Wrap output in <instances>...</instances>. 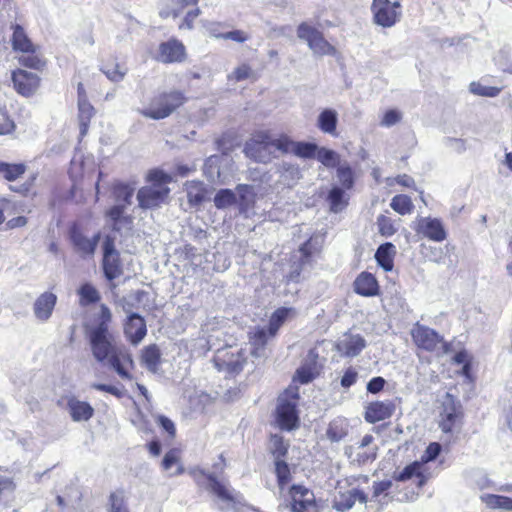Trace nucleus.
<instances>
[{"mask_svg":"<svg viewBox=\"0 0 512 512\" xmlns=\"http://www.w3.org/2000/svg\"><path fill=\"white\" fill-rule=\"evenodd\" d=\"M91 352L96 361L106 364L124 380H132L130 369L134 368L131 353L124 345H119L113 333L104 326H91L86 329Z\"/></svg>","mask_w":512,"mask_h":512,"instance_id":"obj_1","label":"nucleus"},{"mask_svg":"<svg viewBox=\"0 0 512 512\" xmlns=\"http://www.w3.org/2000/svg\"><path fill=\"white\" fill-rule=\"evenodd\" d=\"M185 101L186 97L183 92L179 90L161 92L153 96L149 104L140 110V113L150 119H164L183 105Z\"/></svg>","mask_w":512,"mask_h":512,"instance_id":"obj_2","label":"nucleus"},{"mask_svg":"<svg viewBox=\"0 0 512 512\" xmlns=\"http://www.w3.org/2000/svg\"><path fill=\"white\" fill-rule=\"evenodd\" d=\"M298 394L296 389H288L278 398L276 422L280 429L291 431L299 426L297 412Z\"/></svg>","mask_w":512,"mask_h":512,"instance_id":"obj_3","label":"nucleus"},{"mask_svg":"<svg viewBox=\"0 0 512 512\" xmlns=\"http://www.w3.org/2000/svg\"><path fill=\"white\" fill-rule=\"evenodd\" d=\"M247 361L246 352L238 346H226L216 351L213 362L220 372L238 374Z\"/></svg>","mask_w":512,"mask_h":512,"instance_id":"obj_4","label":"nucleus"},{"mask_svg":"<svg viewBox=\"0 0 512 512\" xmlns=\"http://www.w3.org/2000/svg\"><path fill=\"white\" fill-rule=\"evenodd\" d=\"M411 337L415 345L429 352L446 354L449 352L448 344L434 329L416 323L411 329Z\"/></svg>","mask_w":512,"mask_h":512,"instance_id":"obj_5","label":"nucleus"},{"mask_svg":"<svg viewBox=\"0 0 512 512\" xmlns=\"http://www.w3.org/2000/svg\"><path fill=\"white\" fill-rule=\"evenodd\" d=\"M297 37L305 41L314 55H335L336 49L323 36V33L307 22L297 27Z\"/></svg>","mask_w":512,"mask_h":512,"instance_id":"obj_6","label":"nucleus"},{"mask_svg":"<svg viewBox=\"0 0 512 512\" xmlns=\"http://www.w3.org/2000/svg\"><path fill=\"white\" fill-rule=\"evenodd\" d=\"M244 152L247 157L261 163L270 162L275 156L272 135L268 132H258L246 142Z\"/></svg>","mask_w":512,"mask_h":512,"instance_id":"obj_7","label":"nucleus"},{"mask_svg":"<svg viewBox=\"0 0 512 512\" xmlns=\"http://www.w3.org/2000/svg\"><path fill=\"white\" fill-rule=\"evenodd\" d=\"M373 22L383 28H391L401 18V4L399 1L373 0L371 5Z\"/></svg>","mask_w":512,"mask_h":512,"instance_id":"obj_8","label":"nucleus"},{"mask_svg":"<svg viewBox=\"0 0 512 512\" xmlns=\"http://www.w3.org/2000/svg\"><path fill=\"white\" fill-rule=\"evenodd\" d=\"M462 417L460 402L450 393H446L441 402L439 426L445 433H451Z\"/></svg>","mask_w":512,"mask_h":512,"instance_id":"obj_9","label":"nucleus"},{"mask_svg":"<svg viewBox=\"0 0 512 512\" xmlns=\"http://www.w3.org/2000/svg\"><path fill=\"white\" fill-rule=\"evenodd\" d=\"M103 271L110 281L122 274L119 252L115 249L114 240L109 236L103 242Z\"/></svg>","mask_w":512,"mask_h":512,"instance_id":"obj_10","label":"nucleus"},{"mask_svg":"<svg viewBox=\"0 0 512 512\" xmlns=\"http://www.w3.org/2000/svg\"><path fill=\"white\" fill-rule=\"evenodd\" d=\"M170 189L161 184H151L141 188L137 193L139 206L143 209H153L165 202Z\"/></svg>","mask_w":512,"mask_h":512,"instance_id":"obj_11","label":"nucleus"},{"mask_svg":"<svg viewBox=\"0 0 512 512\" xmlns=\"http://www.w3.org/2000/svg\"><path fill=\"white\" fill-rule=\"evenodd\" d=\"M414 229L418 234L435 242H442L447 238V232L438 218L420 217Z\"/></svg>","mask_w":512,"mask_h":512,"instance_id":"obj_12","label":"nucleus"},{"mask_svg":"<svg viewBox=\"0 0 512 512\" xmlns=\"http://www.w3.org/2000/svg\"><path fill=\"white\" fill-rule=\"evenodd\" d=\"M12 81L15 90L22 96L33 95L39 86V77L36 73L26 70H17L12 73Z\"/></svg>","mask_w":512,"mask_h":512,"instance_id":"obj_13","label":"nucleus"},{"mask_svg":"<svg viewBox=\"0 0 512 512\" xmlns=\"http://www.w3.org/2000/svg\"><path fill=\"white\" fill-rule=\"evenodd\" d=\"M70 240L74 250L82 257L92 256L100 240V234L97 233L92 237H87L76 227H73L70 231Z\"/></svg>","mask_w":512,"mask_h":512,"instance_id":"obj_14","label":"nucleus"},{"mask_svg":"<svg viewBox=\"0 0 512 512\" xmlns=\"http://www.w3.org/2000/svg\"><path fill=\"white\" fill-rule=\"evenodd\" d=\"M124 333L133 344H139L147 334L146 322L137 313H131L124 324Z\"/></svg>","mask_w":512,"mask_h":512,"instance_id":"obj_15","label":"nucleus"},{"mask_svg":"<svg viewBox=\"0 0 512 512\" xmlns=\"http://www.w3.org/2000/svg\"><path fill=\"white\" fill-rule=\"evenodd\" d=\"M395 409V404L391 400L372 402L366 407L364 417L368 423L374 424L390 418L394 414Z\"/></svg>","mask_w":512,"mask_h":512,"instance_id":"obj_16","label":"nucleus"},{"mask_svg":"<svg viewBox=\"0 0 512 512\" xmlns=\"http://www.w3.org/2000/svg\"><path fill=\"white\" fill-rule=\"evenodd\" d=\"M186 58L184 45L175 39L163 42L159 46L158 60L163 63L182 62Z\"/></svg>","mask_w":512,"mask_h":512,"instance_id":"obj_17","label":"nucleus"},{"mask_svg":"<svg viewBox=\"0 0 512 512\" xmlns=\"http://www.w3.org/2000/svg\"><path fill=\"white\" fill-rule=\"evenodd\" d=\"M66 408L74 422L88 421L94 415L93 407L75 396L66 397Z\"/></svg>","mask_w":512,"mask_h":512,"instance_id":"obj_18","label":"nucleus"},{"mask_svg":"<svg viewBox=\"0 0 512 512\" xmlns=\"http://www.w3.org/2000/svg\"><path fill=\"white\" fill-rule=\"evenodd\" d=\"M367 499L368 497L364 491L353 488L343 493L340 492L335 496L333 508L340 512H346L353 507L356 501L366 503Z\"/></svg>","mask_w":512,"mask_h":512,"instance_id":"obj_19","label":"nucleus"},{"mask_svg":"<svg viewBox=\"0 0 512 512\" xmlns=\"http://www.w3.org/2000/svg\"><path fill=\"white\" fill-rule=\"evenodd\" d=\"M365 339L356 334H346L336 345L338 352L347 357H355L365 348Z\"/></svg>","mask_w":512,"mask_h":512,"instance_id":"obj_20","label":"nucleus"},{"mask_svg":"<svg viewBox=\"0 0 512 512\" xmlns=\"http://www.w3.org/2000/svg\"><path fill=\"white\" fill-rule=\"evenodd\" d=\"M318 354L315 350H310L305 358L304 363L296 372V377L301 384L311 382L319 373L317 365Z\"/></svg>","mask_w":512,"mask_h":512,"instance_id":"obj_21","label":"nucleus"},{"mask_svg":"<svg viewBox=\"0 0 512 512\" xmlns=\"http://www.w3.org/2000/svg\"><path fill=\"white\" fill-rule=\"evenodd\" d=\"M57 297L51 292L41 294L34 303V314L37 319L46 321L50 318L55 307Z\"/></svg>","mask_w":512,"mask_h":512,"instance_id":"obj_22","label":"nucleus"},{"mask_svg":"<svg viewBox=\"0 0 512 512\" xmlns=\"http://www.w3.org/2000/svg\"><path fill=\"white\" fill-rule=\"evenodd\" d=\"M354 290L359 295L369 297L378 294L379 286L371 273L362 272L354 282Z\"/></svg>","mask_w":512,"mask_h":512,"instance_id":"obj_23","label":"nucleus"},{"mask_svg":"<svg viewBox=\"0 0 512 512\" xmlns=\"http://www.w3.org/2000/svg\"><path fill=\"white\" fill-rule=\"evenodd\" d=\"M272 337L268 328H256L250 333V344L252 345L251 354L255 357H263L265 354V346L268 339Z\"/></svg>","mask_w":512,"mask_h":512,"instance_id":"obj_24","label":"nucleus"},{"mask_svg":"<svg viewBox=\"0 0 512 512\" xmlns=\"http://www.w3.org/2000/svg\"><path fill=\"white\" fill-rule=\"evenodd\" d=\"M199 0H168L166 7L162 8L159 12L162 18L178 17L185 8L194 7Z\"/></svg>","mask_w":512,"mask_h":512,"instance_id":"obj_25","label":"nucleus"},{"mask_svg":"<svg viewBox=\"0 0 512 512\" xmlns=\"http://www.w3.org/2000/svg\"><path fill=\"white\" fill-rule=\"evenodd\" d=\"M345 189L339 186H333L327 196V201L330 206V210L334 213L343 211L347 205L349 197L344 191Z\"/></svg>","mask_w":512,"mask_h":512,"instance_id":"obj_26","label":"nucleus"},{"mask_svg":"<svg viewBox=\"0 0 512 512\" xmlns=\"http://www.w3.org/2000/svg\"><path fill=\"white\" fill-rule=\"evenodd\" d=\"M187 199L191 206H199L205 199L206 189L201 181H188L185 183Z\"/></svg>","mask_w":512,"mask_h":512,"instance_id":"obj_27","label":"nucleus"},{"mask_svg":"<svg viewBox=\"0 0 512 512\" xmlns=\"http://www.w3.org/2000/svg\"><path fill=\"white\" fill-rule=\"evenodd\" d=\"M396 253L395 246L392 243L380 245L375 253L377 263L385 270L390 271L393 268V257Z\"/></svg>","mask_w":512,"mask_h":512,"instance_id":"obj_28","label":"nucleus"},{"mask_svg":"<svg viewBox=\"0 0 512 512\" xmlns=\"http://www.w3.org/2000/svg\"><path fill=\"white\" fill-rule=\"evenodd\" d=\"M338 122L337 112L333 109H324L318 116L317 124L319 129L331 135L335 134Z\"/></svg>","mask_w":512,"mask_h":512,"instance_id":"obj_29","label":"nucleus"},{"mask_svg":"<svg viewBox=\"0 0 512 512\" xmlns=\"http://www.w3.org/2000/svg\"><path fill=\"white\" fill-rule=\"evenodd\" d=\"M423 464L421 462L415 461L409 465H407L401 472H399L395 479L397 481H407L411 479L413 476L418 478V486H422L425 484L427 478L423 475L421 469Z\"/></svg>","mask_w":512,"mask_h":512,"instance_id":"obj_30","label":"nucleus"},{"mask_svg":"<svg viewBox=\"0 0 512 512\" xmlns=\"http://www.w3.org/2000/svg\"><path fill=\"white\" fill-rule=\"evenodd\" d=\"M13 36H12V45L14 50H19L22 52H34L33 44L30 39L27 37L23 28L16 24L13 26Z\"/></svg>","mask_w":512,"mask_h":512,"instance_id":"obj_31","label":"nucleus"},{"mask_svg":"<svg viewBox=\"0 0 512 512\" xmlns=\"http://www.w3.org/2000/svg\"><path fill=\"white\" fill-rule=\"evenodd\" d=\"M94 115V107L88 100H82L78 103V119L80 126V135H86L90 120Z\"/></svg>","mask_w":512,"mask_h":512,"instance_id":"obj_32","label":"nucleus"},{"mask_svg":"<svg viewBox=\"0 0 512 512\" xmlns=\"http://www.w3.org/2000/svg\"><path fill=\"white\" fill-rule=\"evenodd\" d=\"M481 500L491 509H500L505 512H512V498L502 495L485 494Z\"/></svg>","mask_w":512,"mask_h":512,"instance_id":"obj_33","label":"nucleus"},{"mask_svg":"<svg viewBox=\"0 0 512 512\" xmlns=\"http://www.w3.org/2000/svg\"><path fill=\"white\" fill-rule=\"evenodd\" d=\"M161 353L156 345H149L142 350L141 361L151 372H156L160 363Z\"/></svg>","mask_w":512,"mask_h":512,"instance_id":"obj_34","label":"nucleus"},{"mask_svg":"<svg viewBox=\"0 0 512 512\" xmlns=\"http://www.w3.org/2000/svg\"><path fill=\"white\" fill-rule=\"evenodd\" d=\"M24 163H7L0 161V174L7 181H15L26 172Z\"/></svg>","mask_w":512,"mask_h":512,"instance_id":"obj_35","label":"nucleus"},{"mask_svg":"<svg viewBox=\"0 0 512 512\" xmlns=\"http://www.w3.org/2000/svg\"><path fill=\"white\" fill-rule=\"evenodd\" d=\"M336 177L341 188L350 190L354 186V172L347 161L342 162L336 170Z\"/></svg>","mask_w":512,"mask_h":512,"instance_id":"obj_36","label":"nucleus"},{"mask_svg":"<svg viewBox=\"0 0 512 512\" xmlns=\"http://www.w3.org/2000/svg\"><path fill=\"white\" fill-rule=\"evenodd\" d=\"M315 158L326 168H337L342 163L337 152L325 147H318Z\"/></svg>","mask_w":512,"mask_h":512,"instance_id":"obj_37","label":"nucleus"},{"mask_svg":"<svg viewBox=\"0 0 512 512\" xmlns=\"http://www.w3.org/2000/svg\"><path fill=\"white\" fill-rule=\"evenodd\" d=\"M209 487L211 491L216 494L223 501H234V497L229 488L221 481H219L214 474H208Z\"/></svg>","mask_w":512,"mask_h":512,"instance_id":"obj_38","label":"nucleus"},{"mask_svg":"<svg viewBox=\"0 0 512 512\" xmlns=\"http://www.w3.org/2000/svg\"><path fill=\"white\" fill-rule=\"evenodd\" d=\"M347 433L346 423L341 419H336L329 424L326 436L332 442H340L347 436Z\"/></svg>","mask_w":512,"mask_h":512,"instance_id":"obj_39","label":"nucleus"},{"mask_svg":"<svg viewBox=\"0 0 512 512\" xmlns=\"http://www.w3.org/2000/svg\"><path fill=\"white\" fill-rule=\"evenodd\" d=\"M237 202V195L231 189H220L214 196V205L217 209H226Z\"/></svg>","mask_w":512,"mask_h":512,"instance_id":"obj_40","label":"nucleus"},{"mask_svg":"<svg viewBox=\"0 0 512 512\" xmlns=\"http://www.w3.org/2000/svg\"><path fill=\"white\" fill-rule=\"evenodd\" d=\"M390 206L394 211L401 215L411 213L414 208L411 198L404 194L394 196L391 200Z\"/></svg>","mask_w":512,"mask_h":512,"instance_id":"obj_41","label":"nucleus"},{"mask_svg":"<svg viewBox=\"0 0 512 512\" xmlns=\"http://www.w3.org/2000/svg\"><path fill=\"white\" fill-rule=\"evenodd\" d=\"M237 194L239 196L240 210H246L254 202L253 188L246 184H240L236 187Z\"/></svg>","mask_w":512,"mask_h":512,"instance_id":"obj_42","label":"nucleus"},{"mask_svg":"<svg viewBox=\"0 0 512 512\" xmlns=\"http://www.w3.org/2000/svg\"><path fill=\"white\" fill-rule=\"evenodd\" d=\"M318 146L310 142H295L293 153L297 157L304 159L315 158Z\"/></svg>","mask_w":512,"mask_h":512,"instance_id":"obj_43","label":"nucleus"},{"mask_svg":"<svg viewBox=\"0 0 512 512\" xmlns=\"http://www.w3.org/2000/svg\"><path fill=\"white\" fill-rule=\"evenodd\" d=\"M127 71L128 69L119 63L106 65L102 68V72L106 75V77L115 83L122 81L127 74Z\"/></svg>","mask_w":512,"mask_h":512,"instance_id":"obj_44","label":"nucleus"},{"mask_svg":"<svg viewBox=\"0 0 512 512\" xmlns=\"http://www.w3.org/2000/svg\"><path fill=\"white\" fill-rule=\"evenodd\" d=\"M134 188L127 184H117L114 187V196L117 203L125 204L128 206L132 203Z\"/></svg>","mask_w":512,"mask_h":512,"instance_id":"obj_45","label":"nucleus"},{"mask_svg":"<svg viewBox=\"0 0 512 512\" xmlns=\"http://www.w3.org/2000/svg\"><path fill=\"white\" fill-rule=\"evenodd\" d=\"M270 450L275 460H281L288 451V444L284 441L282 436L274 434L270 438Z\"/></svg>","mask_w":512,"mask_h":512,"instance_id":"obj_46","label":"nucleus"},{"mask_svg":"<svg viewBox=\"0 0 512 512\" xmlns=\"http://www.w3.org/2000/svg\"><path fill=\"white\" fill-rule=\"evenodd\" d=\"M108 512H129L123 491H115L110 494Z\"/></svg>","mask_w":512,"mask_h":512,"instance_id":"obj_47","label":"nucleus"},{"mask_svg":"<svg viewBox=\"0 0 512 512\" xmlns=\"http://www.w3.org/2000/svg\"><path fill=\"white\" fill-rule=\"evenodd\" d=\"M272 143L274 153L276 151H279L283 154L293 153L295 141H293L287 135H280L278 137L272 136Z\"/></svg>","mask_w":512,"mask_h":512,"instance_id":"obj_48","label":"nucleus"},{"mask_svg":"<svg viewBox=\"0 0 512 512\" xmlns=\"http://www.w3.org/2000/svg\"><path fill=\"white\" fill-rule=\"evenodd\" d=\"M290 495L292 499L291 504H296V502H305L306 504H309L310 499L315 498L312 491L300 485L292 486L290 489Z\"/></svg>","mask_w":512,"mask_h":512,"instance_id":"obj_49","label":"nucleus"},{"mask_svg":"<svg viewBox=\"0 0 512 512\" xmlns=\"http://www.w3.org/2000/svg\"><path fill=\"white\" fill-rule=\"evenodd\" d=\"M275 472L280 489L282 490L290 481V469L284 460H275Z\"/></svg>","mask_w":512,"mask_h":512,"instance_id":"obj_50","label":"nucleus"},{"mask_svg":"<svg viewBox=\"0 0 512 512\" xmlns=\"http://www.w3.org/2000/svg\"><path fill=\"white\" fill-rule=\"evenodd\" d=\"M79 294L81 297V305L95 303L100 299L98 291L89 283L81 286Z\"/></svg>","mask_w":512,"mask_h":512,"instance_id":"obj_51","label":"nucleus"},{"mask_svg":"<svg viewBox=\"0 0 512 512\" xmlns=\"http://www.w3.org/2000/svg\"><path fill=\"white\" fill-rule=\"evenodd\" d=\"M253 76L252 68L246 64L242 63L238 67H236L230 74H228L227 78L229 81H244Z\"/></svg>","mask_w":512,"mask_h":512,"instance_id":"obj_52","label":"nucleus"},{"mask_svg":"<svg viewBox=\"0 0 512 512\" xmlns=\"http://www.w3.org/2000/svg\"><path fill=\"white\" fill-rule=\"evenodd\" d=\"M289 313L290 309L287 308L277 309L273 313L269 324V332L271 336H275L279 326L286 320Z\"/></svg>","mask_w":512,"mask_h":512,"instance_id":"obj_53","label":"nucleus"},{"mask_svg":"<svg viewBox=\"0 0 512 512\" xmlns=\"http://www.w3.org/2000/svg\"><path fill=\"white\" fill-rule=\"evenodd\" d=\"M471 93L485 97H496L501 89L493 86H484L478 82H472L469 86Z\"/></svg>","mask_w":512,"mask_h":512,"instance_id":"obj_54","label":"nucleus"},{"mask_svg":"<svg viewBox=\"0 0 512 512\" xmlns=\"http://www.w3.org/2000/svg\"><path fill=\"white\" fill-rule=\"evenodd\" d=\"M14 128V121L9 116L6 108L4 106H0V134L4 135L11 133Z\"/></svg>","mask_w":512,"mask_h":512,"instance_id":"obj_55","label":"nucleus"},{"mask_svg":"<svg viewBox=\"0 0 512 512\" xmlns=\"http://www.w3.org/2000/svg\"><path fill=\"white\" fill-rule=\"evenodd\" d=\"M125 208V204L116 203V205L108 210L107 215L114 222V229H118L116 227L118 223L127 220V218L123 216Z\"/></svg>","mask_w":512,"mask_h":512,"instance_id":"obj_56","label":"nucleus"},{"mask_svg":"<svg viewBox=\"0 0 512 512\" xmlns=\"http://www.w3.org/2000/svg\"><path fill=\"white\" fill-rule=\"evenodd\" d=\"M401 119L402 114L400 111L396 109H390L383 115V118L380 121V125L383 127H391L400 122Z\"/></svg>","mask_w":512,"mask_h":512,"instance_id":"obj_57","label":"nucleus"},{"mask_svg":"<svg viewBox=\"0 0 512 512\" xmlns=\"http://www.w3.org/2000/svg\"><path fill=\"white\" fill-rule=\"evenodd\" d=\"M203 26L211 37L223 39L224 33H221V29L227 27V24L217 21H205Z\"/></svg>","mask_w":512,"mask_h":512,"instance_id":"obj_58","label":"nucleus"},{"mask_svg":"<svg viewBox=\"0 0 512 512\" xmlns=\"http://www.w3.org/2000/svg\"><path fill=\"white\" fill-rule=\"evenodd\" d=\"M377 222L379 226V232L381 233V235L389 237L396 232V229L394 228V225L390 218L382 215L378 218Z\"/></svg>","mask_w":512,"mask_h":512,"instance_id":"obj_59","label":"nucleus"},{"mask_svg":"<svg viewBox=\"0 0 512 512\" xmlns=\"http://www.w3.org/2000/svg\"><path fill=\"white\" fill-rule=\"evenodd\" d=\"M201 14V10L198 8V7H195L191 10H189L182 23L179 25V28L180 29H188V30H191L193 29L194 27V21L196 18H198Z\"/></svg>","mask_w":512,"mask_h":512,"instance_id":"obj_60","label":"nucleus"},{"mask_svg":"<svg viewBox=\"0 0 512 512\" xmlns=\"http://www.w3.org/2000/svg\"><path fill=\"white\" fill-rule=\"evenodd\" d=\"M392 487V481L384 480L373 484L372 499H378L381 495L387 496V491Z\"/></svg>","mask_w":512,"mask_h":512,"instance_id":"obj_61","label":"nucleus"},{"mask_svg":"<svg viewBox=\"0 0 512 512\" xmlns=\"http://www.w3.org/2000/svg\"><path fill=\"white\" fill-rule=\"evenodd\" d=\"M148 179L152 184H161L166 186L167 183L171 182V176L160 170L151 171L148 175Z\"/></svg>","mask_w":512,"mask_h":512,"instance_id":"obj_62","label":"nucleus"},{"mask_svg":"<svg viewBox=\"0 0 512 512\" xmlns=\"http://www.w3.org/2000/svg\"><path fill=\"white\" fill-rule=\"evenodd\" d=\"M441 452V445L439 443H430L425 451V455L422 457L424 463L433 461Z\"/></svg>","mask_w":512,"mask_h":512,"instance_id":"obj_63","label":"nucleus"},{"mask_svg":"<svg viewBox=\"0 0 512 512\" xmlns=\"http://www.w3.org/2000/svg\"><path fill=\"white\" fill-rule=\"evenodd\" d=\"M315 498L310 499V503L306 504L305 502H296V504H291L292 512H315Z\"/></svg>","mask_w":512,"mask_h":512,"instance_id":"obj_64","label":"nucleus"}]
</instances>
